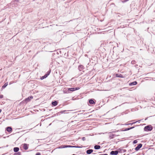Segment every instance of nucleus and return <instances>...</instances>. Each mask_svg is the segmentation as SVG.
<instances>
[{
    "label": "nucleus",
    "mask_w": 155,
    "mask_h": 155,
    "mask_svg": "<svg viewBox=\"0 0 155 155\" xmlns=\"http://www.w3.org/2000/svg\"><path fill=\"white\" fill-rule=\"evenodd\" d=\"M152 127L151 125H148L145 127L144 130L146 131H150L152 130Z\"/></svg>",
    "instance_id": "obj_1"
},
{
    "label": "nucleus",
    "mask_w": 155,
    "mask_h": 155,
    "mask_svg": "<svg viewBox=\"0 0 155 155\" xmlns=\"http://www.w3.org/2000/svg\"><path fill=\"white\" fill-rule=\"evenodd\" d=\"M33 98V97L32 96H31L28 98H26L25 100V102H26V103L29 102L31 99Z\"/></svg>",
    "instance_id": "obj_2"
},
{
    "label": "nucleus",
    "mask_w": 155,
    "mask_h": 155,
    "mask_svg": "<svg viewBox=\"0 0 155 155\" xmlns=\"http://www.w3.org/2000/svg\"><path fill=\"white\" fill-rule=\"evenodd\" d=\"M79 89V87H74V88H68V90H69V91H74L78 90Z\"/></svg>",
    "instance_id": "obj_3"
},
{
    "label": "nucleus",
    "mask_w": 155,
    "mask_h": 155,
    "mask_svg": "<svg viewBox=\"0 0 155 155\" xmlns=\"http://www.w3.org/2000/svg\"><path fill=\"white\" fill-rule=\"evenodd\" d=\"M118 153V152L117 150L112 151L110 153V154L112 155H117Z\"/></svg>",
    "instance_id": "obj_4"
},
{
    "label": "nucleus",
    "mask_w": 155,
    "mask_h": 155,
    "mask_svg": "<svg viewBox=\"0 0 155 155\" xmlns=\"http://www.w3.org/2000/svg\"><path fill=\"white\" fill-rule=\"evenodd\" d=\"M142 144L141 143L139 144L135 148V150L136 151H138L140 148L142 147Z\"/></svg>",
    "instance_id": "obj_5"
},
{
    "label": "nucleus",
    "mask_w": 155,
    "mask_h": 155,
    "mask_svg": "<svg viewBox=\"0 0 155 155\" xmlns=\"http://www.w3.org/2000/svg\"><path fill=\"white\" fill-rule=\"evenodd\" d=\"M23 147L25 150H27L28 148V145L26 143H24L23 144Z\"/></svg>",
    "instance_id": "obj_6"
},
{
    "label": "nucleus",
    "mask_w": 155,
    "mask_h": 155,
    "mask_svg": "<svg viewBox=\"0 0 155 155\" xmlns=\"http://www.w3.org/2000/svg\"><path fill=\"white\" fill-rule=\"evenodd\" d=\"M93 152L92 149H89L86 151V153L88 154H89Z\"/></svg>",
    "instance_id": "obj_7"
},
{
    "label": "nucleus",
    "mask_w": 155,
    "mask_h": 155,
    "mask_svg": "<svg viewBox=\"0 0 155 155\" xmlns=\"http://www.w3.org/2000/svg\"><path fill=\"white\" fill-rule=\"evenodd\" d=\"M63 92L64 93H70L69 91V90H68V88H65L63 90Z\"/></svg>",
    "instance_id": "obj_8"
},
{
    "label": "nucleus",
    "mask_w": 155,
    "mask_h": 155,
    "mask_svg": "<svg viewBox=\"0 0 155 155\" xmlns=\"http://www.w3.org/2000/svg\"><path fill=\"white\" fill-rule=\"evenodd\" d=\"M7 131L8 132H11L12 131V128L11 127H8L6 128Z\"/></svg>",
    "instance_id": "obj_9"
},
{
    "label": "nucleus",
    "mask_w": 155,
    "mask_h": 155,
    "mask_svg": "<svg viewBox=\"0 0 155 155\" xmlns=\"http://www.w3.org/2000/svg\"><path fill=\"white\" fill-rule=\"evenodd\" d=\"M115 136V135L113 134H112L111 133H110L109 134V137L110 139H113L114 138Z\"/></svg>",
    "instance_id": "obj_10"
},
{
    "label": "nucleus",
    "mask_w": 155,
    "mask_h": 155,
    "mask_svg": "<svg viewBox=\"0 0 155 155\" xmlns=\"http://www.w3.org/2000/svg\"><path fill=\"white\" fill-rule=\"evenodd\" d=\"M137 84V82L136 81H134L133 82L130 83H129V85L131 86H133L136 85Z\"/></svg>",
    "instance_id": "obj_11"
},
{
    "label": "nucleus",
    "mask_w": 155,
    "mask_h": 155,
    "mask_svg": "<svg viewBox=\"0 0 155 155\" xmlns=\"http://www.w3.org/2000/svg\"><path fill=\"white\" fill-rule=\"evenodd\" d=\"M19 148L18 147H15L13 149L14 151L15 152H17L19 150Z\"/></svg>",
    "instance_id": "obj_12"
},
{
    "label": "nucleus",
    "mask_w": 155,
    "mask_h": 155,
    "mask_svg": "<svg viewBox=\"0 0 155 155\" xmlns=\"http://www.w3.org/2000/svg\"><path fill=\"white\" fill-rule=\"evenodd\" d=\"M84 69V66L82 65H80L78 66V69L80 71H81Z\"/></svg>",
    "instance_id": "obj_13"
},
{
    "label": "nucleus",
    "mask_w": 155,
    "mask_h": 155,
    "mask_svg": "<svg viewBox=\"0 0 155 155\" xmlns=\"http://www.w3.org/2000/svg\"><path fill=\"white\" fill-rule=\"evenodd\" d=\"M49 74V73L48 74H45L44 76H42L41 78V80H42L46 77H47V76Z\"/></svg>",
    "instance_id": "obj_14"
},
{
    "label": "nucleus",
    "mask_w": 155,
    "mask_h": 155,
    "mask_svg": "<svg viewBox=\"0 0 155 155\" xmlns=\"http://www.w3.org/2000/svg\"><path fill=\"white\" fill-rule=\"evenodd\" d=\"M89 103L91 104H95V103L94 102L93 100L92 99L89 100Z\"/></svg>",
    "instance_id": "obj_15"
},
{
    "label": "nucleus",
    "mask_w": 155,
    "mask_h": 155,
    "mask_svg": "<svg viewBox=\"0 0 155 155\" xmlns=\"http://www.w3.org/2000/svg\"><path fill=\"white\" fill-rule=\"evenodd\" d=\"M51 104L53 106H55L57 105L58 102L57 101H54L52 102Z\"/></svg>",
    "instance_id": "obj_16"
},
{
    "label": "nucleus",
    "mask_w": 155,
    "mask_h": 155,
    "mask_svg": "<svg viewBox=\"0 0 155 155\" xmlns=\"http://www.w3.org/2000/svg\"><path fill=\"white\" fill-rule=\"evenodd\" d=\"M101 148V146L100 145H96L94 146V148L96 150L100 149Z\"/></svg>",
    "instance_id": "obj_17"
},
{
    "label": "nucleus",
    "mask_w": 155,
    "mask_h": 155,
    "mask_svg": "<svg viewBox=\"0 0 155 155\" xmlns=\"http://www.w3.org/2000/svg\"><path fill=\"white\" fill-rule=\"evenodd\" d=\"M134 127H131L130 128H126L124 130V131H127V130H130V129H131L133 128H134Z\"/></svg>",
    "instance_id": "obj_18"
},
{
    "label": "nucleus",
    "mask_w": 155,
    "mask_h": 155,
    "mask_svg": "<svg viewBox=\"0 0 155 155\" xmlns=\"http://www.w3.org/2000/svg\"><path fill=\"white\" fill-rule=\"evenodd\" d=\"M8 85V83H6L2 87V89L5 88Z\"/></svg>",
    "instance_id": "obj_19"
},
{
    "label": "nucleus",
    "mask_w": 155,
    "mask_h": 155,
    "mask_svg": "<svg viewBox=\"0 0 155 155\" xmlns=\"http://www.w3.org/2000/svg\"><path fill=\"white\" fill-rule=\"evenodd\" d=\"M116 76L117 77L122 78L123 75L121 74H116Z\"/></svg>",
    "instance_id": "obj_20"
},
{
    "label": "nucleus",
    "mask_w": 155,
    "mask_h": 155,
    "mask_svg": "<svg viewBox=\"0 0 155 155\" xmlns=\"http://www.w3.org/2000/svg\"><path fill=\"white\" fill-rule=\"evenodd\" d=\"M140 120H139L138 121H136L135 122H133L132 123H130V124H126V125H129V124H130V125H133V124H134L135 123H137V122H139V123L140 122Z\"/></svg>",
    "instance_id": "obj_21"
},
{
    "label": "nucleus",
    "mask_w": 155,
    "mask_h": 155,
    "mask_svg": "<svg viewBox=\"0 0 155 155\" xmlns=\"http://www.w3.org/2000/svg\"><path fill=\"white\" fill-rule=\"evenodd\" d=\"M67 147H68V145H63V146H61L59 148H67Z\"/></svg>",
    "instance_id": "obj_22"
},
{
    "label": "nucleus",
    "mask_w": 155,
    "mask_h": 155,
    "mask_svg": "<svg viewBox=\"0 0 155 155\" xmlns=\"http://www.w3.org/2000/svg\"><path fill=\"white\" fill-rule=\"evenodd\" d=\"M72 147L81 148L82 147H80V146H72Z\"/></svg>",
    "instance_id": "obj_23"
},
{
    "label": "nucleus",
    "mask_w": 155,
    "mask_h": 155,
    "mask_svg": "<svg viewBox=\"0 0 155 155\" xmlns=\"http://www.w3.org/2000/svg\"><path fill=\"white\" fill-rule=\"evenodd\" d=\"M133 143L134 144H136L137 143V140H135L134 141Z\"/></svg>",
    "instance_id": "obj_24"
},
{
    "label": "nucleus",
    "mask_w": 155,
    "mask_h": 155,
    "mask_svg": "<svg viewBox=\"0 0 155 155\" xmlns=\"http://www.w3.org/2000/svg\"><path fill=\"white\" fill-rule=\"evenodd\" d=\"M15 155H21V153L20 152H18L17 153H16Z\"/></svg>",
    "instance_id": "obj_25"
},
{
    "label": "nucleus",
    "mask_w": 155,
    "mask_h": 155,
    "mask_svg": "<svg viewBox=\"0 0 155 155\" xmlns=\"http://www.w3.org/2000/svg\"><path fill=\"white\" fill-rule=\"evenodd\" d=\"M3 97V95L2 94L0 95V99H2Z\"/></svg>",
    "instance_id": "obj_26"
},
{
    "label": "nucleus",
    "mask_w": 155,
    "mask_h": 155,
    "mask_svg": "<svg viewBox=\"0 0 155 155\" xmlns=\"http://www.w3.org/2000/svg\"><path fill=\"white\" fill-rule=\"evenodd\" d=\"M85 140H86V138H85V137H83L82 138V140L83 141H84Z\"/></svg>",
    "instance_id": "obj_27"
},
{
    "label": "nucleus",
    "mask_w": 155,
    "mask_h": 155,
    "mask_svg": "<svg viewBox=\"0 0 155 155\" xmlns=\"http://www.w3.org/2000/svg\"><path fill=\"white\" fill-rule=\"evenodd\" d=\"M35 155H41V153H40L38 152Z\"/></svg>",
    "instance_id": "obj_28"
},
{
    "label": "nucleus",
    "mask_w": 155,
    "mask_h": 155,
    "mask_svg": "<svg viewBox=\"0 0 155 155\" xmlns=\"http://www.w3.org/2000/svg\"><path fill=\"white\" fill-rule=\"evenodd\" d=\"M72 146L68 145V147H72Z\"/></svg>",
    "instance_id": "obj_29"
},
{
    "label": "nucleus",
    "mask_w": 155,
    "mask_h": 155,
    "mask_svg": "<svg viewBox=\"0 0 155 155\" xmlns=\"http://www.w3.org/2000/svg\"><path fill=\"white\" fill-rule=\"evenodd\" d=\"M99 155H108L107 154H100Z\"/></svg>",
    "instance_id": "obj_30"
},
{
    "label": "nucleus",
    "mask_w": 155,
    "mask_h": 155,
    "mask_svg": "<svg viewBox=\"0 0 155 155\" xmlns=\"http://www.w3.org/2000/svg\"><path fill=\"white\" fill-rule=\"evenodd\" d=\"M12 84V82H10L9 83V85H10V84Z\"/></svg>",
    "instance_id": "obj_31"
},
{
    "label": "nucleus",
    "mask_w": 155,
    "mask_h": 155,
    "mask_svg": "<svg viewBox=\"0 0 155 155\" xmlns=\"http://www.w3.org/2000/svg\"><path fill=\"white\" fill-rule=\"evenodd\" d=\"M15 1L17 2H19V0H15Z\"/></svg>",
    "instance_id": "obj_32"
},
{
    "label": "nucleus",
    "mask_w": 155,
    "mask_h": 155,
    "mask_svg": "<svg viewBox=\"0 0 155 155\" xmlns=\"http://www.w3.org/2000/svg\"><path fill=\"white\" fill-rule=\"evenodd\" d=\"M134 62H135V61H132V63H134Z\"/></svg>",
    "instance_id": "obj_33"
},
{
    "label": "nucleus",
    "mask_w": 155,
    "mask_h": 155,
    "mask_svg": "<svg viewBox=\"0 0 155 155\" xmlns=\"http://www.w3.org/2000/svg\"><path fill=\"white\" fill-rule=\"evenodd\" d=\"M2 111V110L1 109H0V113Z\"/></svg>",
    "instance_id": "obj_34"
},
{
    "label": "nucleus",
    "mask_w": 155,
    "mask_h": 155,
    "mask_svg": "<svg viewBox=\"0 0 155 155\" xmlns=\"http://www.w3.org/2000/svg\"><path fill=\"white\" fill-rule=\"evenodd\" d=\"M72 155H75V154H72Z\"/></svg>",
    "instance_id": "obj_35"
},
{
    "label": "nucleus",
    "mask_w": 155,
    "mask_h": 155,
    "mask_svg": "<svg viewBox=\"0 0 155 155\" xmlns=\"http://www.w3.org/2000/svg\"><path fill=\"white\" fill-rule=\"evenodd\" d=\"M128 0H126V1H128Z\"/></svg>",
    "instance_id": "obj_36"
}]
</instances>
